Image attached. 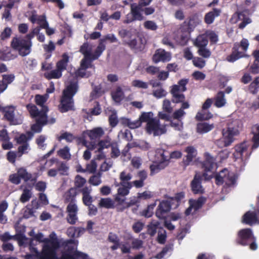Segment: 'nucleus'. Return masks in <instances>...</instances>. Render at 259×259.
Masks as SVG:
<instances>
[{
    "label": "nucleus",
    "instance_id": "obj_21",
    "mask_svg": "<svg viewBox=\"0 0 259 259\" xmlns=\"http://www.w3.org/2000/svg\"><path fill=\"white\" fill-rule=\"evenodd\" d=\"M107 40H108L110 43H113L117 42L118 39L114 34H108L101 38L99 42L98 50H100L101 54L106 49L105 42Z\"/></svg>",
    "mask_w": 259,
    "mask_h": 259
},
{
    "label": "nucleus",
    "instance_id": "obj_27",
    "mask_svg": "<svg viewBox=\"0 0 259 259\" xmlns=\"http://www.w3.org/2000/svg\"><path fill=\"white\" fill-rule=\"evenodd\" d=\"M69 61V57L68 54L66 53H63L61 59L56 63V69L62 73L63 71L66 70Z\"/></svg>",
    "mask_w": 259,
    "mask_h": 259
},
{
    "label": "nucleus",
    "instance_id": "obj_31",
    "mask_svg": "<svg viewBox=\"0 0 259 259\" xmlns=\"http://www.w3.org/2000/svg\"><path fill=\"white\" fill-rule=\"evenodd\" d=\"M247 147L245 143H241L235 147V155L242 159L247 156Z\"/></svg>",
    "mask_w": 259,
    "mask_h": 259
},
{
    "label": "nucleus",
    "instance_id": "obj_9",
    "mask_svg": "<svg viewBox=\"0 0 259 259\" xmlns=\"http://www.w3.org/2000/svg\"><path fill=\"white\" fill-rule=\"evenodd\" d=\"M78 208L76 203H68L66 208V221L70 225H74L78 221Z\"/></svg>",
    "mask_w": 259,
    "mask_h": 259
},
{
    "label": "nucleus",
    "instance_id": "obj_24",
    "mask_svg": "<svg viewBox=\"0 0 259 259\" xmlns=\"http://www.w3.org/2000/svg\"><path fill=\"white\" fill-rule=\"evenodd\" d=\"M242 127V124L239 119H235L230 122L228 125L227 131L234 136H237L239 133V130Z\"/></svg>",
    "mask_w": 259,
    "mask_h": 259
},
{
    "label": "nucleus",
    "instance_id": "obj_4",
    "mask_svg": "<svg viewBox=\"0 0 259 259\" xmlns=\"http://www.w3.org/2000/svg\"><path fill=\"white\" fill-rule=\"evenodd\" d=\"M204 156V160L201 162V168L203 170V176L206 179H210L212 178L213 170L217 164L215 159L208 152H205Z\"/></svg>",
    "mask_w": 259,
    "mask_h": 259
},
{
    "label": "nucleus",
    "instance_id": "obj_28",
    "mask_svg": "<svg viewBox=\"0 0 259 259\" xmlns=\"http://www.w3.org/2000/svg\"><path fill=\"white\" fill-rule=\"evenodd\" d=\"M77 191L75 188H71L66 191L64 195V202L65 203H76V197Z\"/></svg>",
    "mask_w": 259,
    "mask_h": 259
},
{
    "label": "nucleus",
    "instance_id": "obj_30",
    "mask_svg": "<svg viewBox=\"0 0 259 259\" xmlns=\"http://www.w3.org/2000/svg\"><path fill=\"white\" fill-rule=\"evenodd\" d=\"M142 10V7L138 5H137L136 4L131 5V12L136 20L142 21L144 19V17L141 13Z\"/></svg>",
    "mask_w": 259,
    "mask_h": 259
},
{
    "label": "nucleus",
    "instance_id": "obj_42",
    "mask_svg": "<svg viewBox=\"0 0 259 259\" xmlns=\"http://www.w3.org/2000/svg\"><path fill=\"white\" fill-rule=\"evenodd\" d=\"M168 165L163 163V162H159L156 164H152L150 165L149 168L150 170V175L152 176L158 173L161 170L165 168Z\"/></svg>",
    "mask_w": 259,
    "mask_h": 259
},
{
    "label": "nucleus",
    "instance_id": "obj_14",
    "mask_svg": "<svg viewBox=\"0 0 259 259\" xmlns=\"http://www.w3.org/2000/svg\"><path fill=\"white\" fill-rule=\"evenodd\" d=\"M171 54L166 52L164 49H157L152 57V61L155 63L159 62H166L171 60Z\"/></svg>",
    "mask_w": 259,
    "mask_h": 259
},
{
    "label": "nucleus",
    "instance_id": "obj_59",
    "mask_svg": "<svg viewBox=\"0 0 259 259\" xmlns=\"http://www.w3.org/2000/svg\"><path fill=\"white\" fill-rule=\"evenodd\" d=\"M153 113L152 112H143L141 114L139 117V120L142 122H146L147 123L149 122L153 118Z\"/></svg>",
    "mask_w": 259,
    "mask_h": 259
},
{
    "label": "nucleus",
    "instance_id": "obj_45",
    "mask_svg": "<svg viewBox=\"0 0 259 259\" xmlns=\"http://www.w3.org/2000/svg\"><path fill=\"white\" fill-rule=\"evenodd\" d=\"M226 100L225 99L224 92L222 91L219 92L216 97L215 98V106L218 108H220L224 106Z\"/></svg>",
    "mask_w": 259,
    "mask_h": 259
},
{
    "label": "nucleus",
    "instance_id": "obj_33",
    "mask_svg": "<svg viewBox=\"0 0 259 259\" xmlns=\"http://www.w3.org/2000/svg\"><path fill=\"white\" fill-rule=\"evenodd\" d=\"M206 201V198L205 197L201 196L197 200L190 199L189 202V204H191V207H192L195 211H196L202 207Z\"/></svg>",
    "mask_w": 259,
    "mask_h": 259
},
{
    "label": "nucleus",
    "instance_id": "obj_12",
    "mask_svg": "<svg viewBox=\"0 0 259 259\" xmlns=\"http://www.w3.org/2000/svg\"><path fill=\"white\" fill-rule=\"evenodd\" d=\"M26 107L30 116L35 119L36 118H39L42 115L46 116V112L49 111L48 106H42V108L39 111L35 105L31 103L26 105Z\"/></svg>",
    "mask_w": 259,
    "mask_h": 259
},
{
    "label": "nucleus",
    "instance_id": "obj_50",
    "mask_svg": "<svg viewBox=\"0 0 259 259\" xmlns=\"http://www.w3.org/2000/svg\"><path fill=\"white\" fill-rule=\"evenodd\" d=\"M222 134L223 136L222 139L226 142V145L230 146L234 141V137L235 136L231 133L228 132V131H225V130H223Z\"/></svg>",
    "mask_w": 259,
    "mask_h": 259
},
{
    "label": "nucleus",
    "instance_id": "obj_18",
    "mask_svg": "<svg viewBox=\"0 0 259 259\" xmlns=\"http://www.w3.org/2000/svg\"><path fill=\"white\" fill-rule=\"evenodd\" d=\"M183 92L180 91L179 88L177 85H172L170 90L171 94V102L174 103H180L186 100L185 96Z\"/></svg>",
    "mask_w": 259,
    "mask_h": 259
},
{
    "label": "nucleus",
    "instance_id": "obj_41",
    "mask_svg": "<svg viewBox=\"0 0 259 259\" xmlns=\"http://www.w3.org/2000/svg\"><path fill=\"white\" fill-rule=\"evenodd\" d=\"M62 76V73L60 72L58 69L51 70L50 71H46L43 76L48 80L52 79H59Z\"/></svg>",
    "mask_w": 259,
    "mask_h": 259
},
{
    "label": "nucleus",
    "instance_id": "obj_2",
    "mask_svg": "<svg viewBox=\"0 0 259 259\" xmlns=\"http://www.w3.org/2000/svg\"><path fill=\"white\" fill-rule=\"evenodd\" d=\"M234 243L237 245L248 246L249 248L253 251L256 250L258 248L256 237L250 228H244L239 230Z\"/></svg>",
    "mask_w": 259,
    "mask_h": 259
},
{
    "label": "nucleus",
    "instance_id": "obj_7",
    "mask_svg": "<svg viewBox=\"0 0 259 259\" xmlns=\"http://www.w3.org/2000/svg\"><path fill=\"white\" fill-rule=\"evenodd\" d=\"M239 21H241V22L239 24L238 28L241 30L252 22L251 19L243 11L236 12L232 15L230 20L232 24H236Z\"/></svg>",
    "mask_w": 259,
    "mask_h": 259
},
{
    "label": "nucleus",
    "instance_id": "obj_54",
    "mask_svg": "<svg viewBox=\"0 0 259 259\" xmlns=\"http://www.w3.org/2000/svg\"><path fill=\"white\" fill-rule=\"evenodd\" d=\"M166 239V231L161 227H160L158 232L157 240L160 244L165 243Z\"/></svg>",
    "mask_w": 259,
    "mask_h": 259
},
{
    "label": "nucleus",
    "instance_id": "obj_58",
    "mask_svg": "<svg viewBox=\"0 0 259 259\" xmlns=\"http://www.w3.org/2000/svg\"><path fill=\"white\" fill-rule=\"evenodd\" d=\"M118 34L119 36L122 39H123L125 37L130 38L132 35V29H127L126 28H122L118 29Z\"/></svg>",
    "mask_w": 259,
    "mask_h": 259
},
{
    "label": "nucleus",
    "instance_id": "obj_60",
    "mask_svg": "<svg viewBox=\"0 0 259 259\" xmlns=\"http://www.w3.org/2000/svg\"><path fill=\"white\" fill-rule=\"evenodd\" d=\"M31 197V193L30 191L26 188L23 190V193L20 198V200L22 203H25L29 200Z\"/></svg>",
    "mask_w": 259,
    "mask_h": 259
},
{
    "label": "nucleus",
    "instance_id": "obj_22",
    "mask_svg": "<svg viewBox=\"0 0 259 259\" xmlns=\"http://www.w3.org/2000/svg\"><path fill=\"white\" fill-rule=\"evenodd\" d=\"M46 116H41L39 118L35 119V123L31 126V130L35 133H39L41 132L42 127L47 124Z\"/></svg>",
    "mask_w": 259,
    "mask_h": 259
},
{
    "label": "nucleus",
    "instance_id": "obj_17",
    "mask_svg": "<svg viewBox=\"0 0 259 259\" xmlns=\"http://www.w3.org/2000/svg\"><path fill=\"white\" fill-rule=\"evenodd\" d=\"M243 222L247 225H252L259 222V210L247 211L243 216Z\"/></svg>",
    "mask_w": 259,
    "mask_h": 259
},
{
    "label": "nucleus",
    "instance_id": "obj_47",
    "mask_svg": "<svg viewBox=\"0 0 259 259\" xmlns=\"http://www.w3.org/2000/svg\"><path fill=\"white\" fill-rule=\"evenodd\" d=\"M228 174V171L226 169L222 170L220 173L217 174L215 177V184L218 185H221L226 180V174Z\"/></svg>",
    "mask_w": 259,
    "mask_h": 259
},
{
    "label": "nucleus",
    "instance_id": "obj_6",
    "mask_svg": "<svg viewBox=\"0 0 259 259\" xmlns=\"http://www.w3.org/2000/svg\"><path fill=\"white\" fill-rule=\"evenodd\" d=\"M145 130L148 134H153L154 136L161 135L166 132L165 127L161 126L158 118H155L148 122L146 125Z\"/></svg>",
    "mask_w": 259,
    "mask_h": 259
},
{
    "label": "nucleus",
    "instance_id": "obj_61",
    "mask_svg": "<svg viewBox=\"0 0 259 259\" xmlns=\"http://www.w3.org/2000/svg\"><path fill=\"white\" fill-rule=\"evenodd\" d=\"M172 247L173 246L172 244L166 245L163 248L161 252L156 254L155 257L157 259H162L167 253V252L172 250Z\"/></svg>",
    "mask_w": 259,
    "mask_h": 259
},
{
    "label": "nucleus",
    "instance_id": "obj_57",
    "mask_svg": "<svg viewBox=\"0 0 259 259\" xmlns=\"http://www.w3.org/2000/svg\"><path fill=\"white\" fill-rule=\"evenodd\" d=\"M113 144L111 143L110 139L100 141L98 143V151L99 152L102 151L105 148H108L111 146Z\"/></svg>",
    "mask_w": 259,
    "mask_h": 259
},
{
    "label": "nucleus",
    "instance_id": "obj_63",
    "mask_svg": "<svg viewBox=\"0 0 259 259\" xmlns=\"http://www.w3.org/2000/svg\"><path fill=\"white\" fill-rule=\"evenodd\" d=\"M144 27L145 29L152 31H155L158 28V26L155 22L151 20L146 21L144 23Z\"/></svg>",
    "mask_w": 259,
    "mask_h": 259
},
{
    "label": "nucleus",
    "instance_id": "obj_16",
    "mask_svg": "<svg viewBox=\"0 0 259 259\" xmlns=\"http://www.w3.org/2000/svg\"><path fill=\"white\" fill-rule=\"evenodd\" d=\"M248 57V56L245 53L238 50V46L237 45H234L231 53L227 56L226 60L229 62L234 63L240 58Z\"/></svg>",
    "mask_w": 259,
    "mask_h": 259
},
{
    "label": "nucleus",
    "instance_id": "obj_20",
    "mask_svg": "<svg viewBox=\"0 0 259 259\" xmlns=\"http://www.w3.org/2000/svg\"><path fill=\"white\" fill-rule=\"evenodd\" d=\"M73 241L72 240L67 241L65 245L66 248L63 252L67 253L70 255H72L74 259H78L82 252L76 250V247L73 244Z\"/></svg>",
    "mask_w": 259,
    "mask_h": 259
},
{
    "label": "nucleus",
    "instance_id": "obj_46",
    "mask_svg": "<svg viewBox=\"0 0 259 259\" xmlns=\"http://www.w3.org/2000/svg\"><path fill=\"white\" fill-rule=\"evenodd\" d=\"M159 225L160 223L158 221L150 223L147 226V233L151 237L154 236L157 232V230L159 229Z\"/></svg>",
    "mask_w": 259,
    "mask_h": 259
},
{
    "label": "nucleus",
    "instance_id": "obj_13",
    "mask_svg": "<svg viewBox=\"0 0 259 259\" xmlns=\"http://www.w3.org/2000/svg\"><path fill=\"white\" fill-rule=\"evenodd\" d=\"M92 48L88 42H84L79 49V52L85 56H92L93 59H98L101 55L100 50H98V46L94 53H92Z\"/></svg>",
    "mask_w": 259,
    "mask_h": 259
},
{
    "label": "nucleus",
    "instance_id": "obj_23",
    "mask_svg": "<svg viewBox=\"0 0 259 259\" xmlns=\"http://www.w3.org/2000/svg\"><path fill=\"white\" fill-rule=\"evenodd\" d=\"M187 155L183 159V163L185 166H188L197 155V150L193 146H188L185 149Z\"/></svg>",
    "mask_w": 259,
    "mask_h": 259
},
{
    "label": "nucleus",
    "instance_id": "obj_29",
    "mask_svg": "<svg viewBox=\"0 0 259 259\" xmlns=\"http://www.w3.org/2000/svg\"><path fill=\"white\" fill-rule=\"evenodd\" d=\"M214 127L213 123L209 124L207 122H199L197 124L196 132L201 134L208 133Z\"/></svg>",
    "mask_w": 259,
    "mask_h": 259
},
{
    "label": "nucleus",
    "instance_id": "obj_8",
    "mask_svg": "<svg viewBox=\"0 0 259 259\" xmlns=\"http://www.w3.org/2000/svg\"><path fill=\"white\" fill-rule=\"evenodd\" d=\"M201 23V20L197 14H194L185 20L181 26L182 30H186L188 32H192L194 28Z\"/></svg>",
    "mask_w": 259,
    "mask_h": 259
},
{
    "label": "nucleus",
    "instance_id": "obj_15",
    "mask_svg": "<svg viewBox=\"0 0 259 259\" xmlns=\"http://www.w3.org/2000/svg\"><path fill=\"white\" fill-rule=\"evenodd\" d=\"M202 177L200 175H195L191 181L190 186L191 190L194 194H202L204 190L201 185Z\"/></svg>",
    "mask_w": 259,
    "mask_h": 259
},
{
    "label": "nucleus",
    "instance_id": "obj_44",
    "mask_svg": "<svg viewBox=\"0 0 259 259\" xmlns=\"http://www.w3.org/2000/svg\"><path fill=\"white\" fill-rule=\"evenodd\" d=\"M259 89V76L254 78L253 81H252L249 85L248 90L250 93L255 95L258 92Z\"/></svg>",
    "mask_w": 259,
    "mask_h": 259
},
{
    "label": "nucleus",
    "instance_id": "obj_32",
    "mask_svg": "<svg viewBox=\"0 0 259 259\" xmlns=\"http://www.w3.org/2000/svg\"><path fill=\"white\" fill-rule=\"evenodd\" d=\"M18 174L20 175L21 179H23L25 182L30 181L35 183L36 181V178H33L32 174L27 172L24 168H19L18 170Z\"/></svg>",
    "mask_w": 259,
    "mask_h": 259
},
{
    "label": "nucleus",
    "instance_id": "obj_51",
    "mask_svg": "<svg viewBox=\"0 0 259 259\" xmlns=\"http://www.w3.org/2000/svg\"><path fill=\"white\" fill-rule=\"evenodd\" d=\"M121 187L118 189V194L119 195L124 196L128 194L130 189L132 187V183H126V185H120Z\"/></svg>",
    "mask_w": 259,
    "mask_h": 259
},
{
    "label": "nucleus",
    "instance_id": "obj_38",
    "mask_svg": "<svg viewBox=\"0 0 259 259\" xmlns=\"http://www.w3.org/2000/svg\"><path fill=\"white\" fill-rule=\"evenodd\" d=\"M104 132L101 127H96L88 132V135L91 140L100 139L104 135Z\"/></svg>",
    "mask_w": 259,
    "mask_h": 259
},
{
    "label": "nucleus",
    "instance_id": "obj_55",
    "mask_svg": "<svg viewBox=\"0 0 259 259\" xmlns=\"http://www.w3.org/2000/svg\"><path fill=\"white\" fill-rule=\"evenodd\" d=\"M24 64L26 68L32 70L37 65V62L35 59L28 58L24 60Z\"/></svg>",
    "mask_w": 259,
    "mask_h": 259
},
{
    "label": "nucleus",
    "instance_id": "obj_26",
    "mask_svg": "<svg viewBox=\"0 0 259 259\" xmlns=\"http://www.w3.org/2000/svg\"><path fill=\"white\" fill-rule=\"evenodd\" d=\"M52 241H53V239L51 240H48L46 242V243H45L44 245L41 252H39L36 247L31 246V245H30V247H29V250H30V252H34L35 253V254L40 256V259H47L48 256L45 253L46 252L45 250H46V249L47 247H48L50 249L51 248Z\"/></svg>",
    "mask_w": 259,
    "mask_h": 259
},
{
    "label": "nucleus",
    "instance_id": "obj_40",
    "mask_svg": "<svg viewBox=\"0 0 259 259\" xmlns=\"http://www.w3.org/2000/svg\"><path fill=\"white\" fill-rule=\"evenodd\" d=\"M184 197L185 193L183 192H181L176 193L174 197H170L168 198L172 203V205H173V207L176 208L180 205L181 200Z\"/></svg>",
    "mask_w": 259,
    "mask_h": 259
},
{
    "label": "nucleus",
    "instance_id": "obj_25",
    "mask_svg": "<svg viewBox=\"0 0 259 259\" xmlns=\"http://www.w3.org/2000/svg\"><path fill=\"white\" fill-rule=\"evenodd\" d=\"M169 152L163 149H158L156 151L155 157L160 162H163V163H169Z\"/></svg>",
    "mask_w": 259,
    "mask_h": 259
},
{
    "label": "nucleus",
    "instance_id": "obj_49",
    "mask_svg": "<svg viewBox=\"0 0 259 259\" xmlns=\"http://www.w3.org/2000/svg\"><path fill=\"white\" fill-rule=\"evenodd\" d=\"M155 206V203L148 205L146 209H144L142 212H140V215L146 218L151 217L153 214V209Z\"/></svg>",
    "mask_w": 259,
    "mask_h": 259
},
{
    "label": "nucleus",
    "instance_id": "obj_35",
    "mask_svg": "<svg viewBox=\"0 0 259 259\" xmlns=\"http://www.w3.org/2000/svg\"><path fill=\"white\" fill-rule=\"evenodd\" d=\"M251 133L253 135L252 149H256L259 146V125L255 124L252 126Z\"/></svg>",
    "mask_w": 259,
    "mask_h": 259
},
{
    "label": "nucleus",
    "instance_id": "obj_43",
    "mask_svg": "<svg viewBox=\"0 0 259 259\" xmlns=\"http://www.w3.org/2000/svg\"><path fill=\"white\" fill-rule=\"evenodd\" d=\"M95 60L93 59L91 56L83 57V58L81 60L80 67L85 70L92 68L94 66L92 64V62Z\"/></svg>",
    "mask_w": 259,
    "mask_h": 259
},
{
    "label": "nucleus",
    "instance_id": "obj_52",
    "mask_svg": "<svg viewBox=\"0 0 259 259\" xmlns=\"http://www.w3.org/2000/svg\"><path fill=\"white\" fill-rule=\"evenodd\" d=\"M58 155L63 159H70L71 154L69 152V148L68 146H65L63 148L60 149L58 151Z\"/></svg>",
    "mask_w": 259,
    "mask_h": 259
},
{
    "label": "nucleus",
    "instance_id": "obj_11",
    "mask_svg": "<svg viewBox=\"0 0 259 259\" xmlns=\"http://www.w3.org/2000/svg\"><path fill=\"white\" fill-rule=\"evenodd\" d=\"M172 207L173 205L169 198L167 200L161 201L156 209V216L160 219H164L165 215L170 210Z\"/></svg>",
    "mask_w": 259,
    "mask_h": 259
},
{
    "label": "nucleus",
    "instance_id": "obj_10",
    "mask_svg": "<svg viewBox=\"0 0 259 259\" xmlns=\"http://www.w3.org/2000/svg\"><path fill=\"white\" fill-rule=\"evenodd\" d=\"M2 112L4 113V119L9 122L11 125H17L21 123L15 118V111L16 107L14 106H2Z\"/></svg>",
    "mask_w": 259,
    "mask_h": 259
},
{
    "label": "nucleus",
    "instance_id": "obj_39",
    "mask_svg": "<svg viewBox=\"0 0 259 259\" xmlns=\"http://www.w3.org/2000/svg\"><path fill=\"white\" fill-rule=\"evenodd\" d=\"M181 30L182 33L180 37L178 38L177 41L179 45L184 46L187 44L189 40L191 32L186 30H182V29Z\"/></svg>",
    "mask_w": 259,
    "mask_h": 259
},
{
    "label": "nucleus",
    "instance_id": "obj_36",
    "mask_svg": "<svg viewBox=\"0 0 259 259\" xmlns=\"http://www.w3.org/2000/svg\"><path fill=\"white\" fill-rule=\"evenodd\" d=\"M111 95L113 100L118 104L120 103L124 97V93L120 87H117L115 91L111 92Z\"/></svg>",
    "mask_w": 259,
    "mask_h": 259
},
{
    "label": "nucleus",
    "instance_id": "obj_34",
    "mask_svg": "<svg viewBox=\"0 0 259 259\" xmlns=\"http://www.w3.org/2000/svg\"><path fill=\"white\" fill-rule=\"evenodd\" d=\"M208 38L207 36L203 34L199 35L195 39L194 41V45L195 46L198 48V49L200 48L206 47V46L208 44Z\"/></svg>",
    "mask_w": 259,
    "mask_h": 259
},
{
    "label": "nucleus",
    "instance_id": "obj_19",
    "mask_svg": "<svg viewBox=\"0 0 259 259\" xmlns=\"http://www.w3.org/2000/svg\"><path fill=\"white\" fill-rule=\"evenodd\" d=\"M222 11L219 8H213L212 10L206 13L204 17V21L207 25L212 24L216 18L220 16Z\"/></svg>",
    "mask_w": 259,
    "mask_h": 259
},
{
    "label": "nucleus",
    "instance_id": "obj_48",
    "mask_svg": "<svg viewBox=\"0 0 259 259\" xmlns=\"http://www.w3.org/2000/svg\"><path fill=\"white\" fill-rule=\"evenodd\" d=\"M139 202H140V200L138 198V196H137V197L134 196L133 197H132L130 198V200L128 202H126L123 203V205L121 207L119 208L118 207L117 209H118L119 211H122L125 209L133 205H137Z\"/></svg>",
    "mask_w": 259,
    "mask_h": 259
},
{
    "label": "nucleus",
    "instance_id": "obj_3",
    "mask_svg": "<svg viewBox=\"0 0 259 259\" xmlns=\"http://www.w3.org/2000/svg\"><path fill=\"white\" fill-rule=\"evenodd\" d=\"M32 43L31 40L24 37H14L11 41L12 47L18 51L19 55L25 57L29 55L31 51Z\"/></svg>",
    "mask_w": 259,
    "mask_h": 259
},
{
    "label": "nucleus",
    "instance_id": "obj_62",
    "mask_svg": "<svg viewBox=\"0 0 259 259\" xmlns=\"http://www.w3.org/2000/svg\"><path fill=\"white\" fill-rule=\"evenodd\" d=\"M74 139V137L73 134L68 133L64 132L58 138V140L61 141L62 140H65L67 142H71Z\"/></svg>",
    "mask_w": 259,
    "mask_h": 259
},
{
    "label": "nucleus",
    "instance_id": "obj_5",
    "mask_svg": "<svg viewBox=\"0 0 259 259\" xmlns=\"http://www.w3.org/2000/svg\"><path fill=\"white\" fill-rule=\"evenodd\" d=\"M60 247V243L56 238L53 239L51 242V248L48 247L46 249L45 252L48 257L47 259H74L72 255L62 252L61 255L58 257L57 255V250Z\"/></svg>",
    "mask_w": 259,
    "mask_h": 259
},
{
    "label": "nucleus",
    "instance_id": "obj_53",
    "mask_svg": "<svg viewBox=\"0 0 259 259\" xmlns=\"http://www.w3.org/2000/svg\"><path fill=\"white\" fill-rule=\"evenodd\" d=\"M99 206L106 208H111L114 207V203L113 201L109 198H102L99 202Z\"/></svg>",
    "mask_w": 259,
    "mask_h": 259
},
{
    "label": "nucleus",
    "instance_id": "obj_37",
    "mask_svg": "<svg viewBox=\"0 0 259 259\" xmlns=\"http://www.w3.org/2000/svg\"><path fill=\"white\" fill-rule=\"evenodd\" d=\"M17 56L13 54L9 49H0V60L8 61L14 60Z\"/></svg>",
    "mask_w": 259,
    "mask_h": 259
},
{
    "label": "nucleus",
    "instance_id": "obj_64",
    "mask_svg": "<svg viewBox=\"0 0 259 259\" xmlns=\"http://www.w3.org/2000/svg\"><path fill=\"white\" fill-rule=\"evenodd\" d=\"M132 86L143 89H146L148 87V83L140 80H134L132 82Z\"/></svg>",
    "mask_w": 259,
    "mask_h": 259
},
{
    "label": "nucleus",
    "instance_id": "obj_56",
    "mask_svg": "<svg viewBox=\"0 0 259 259\" xmlns=\"http://www.w3.org/2000/svg\"><path fill=\"white\" fill-rule=\"evenodd\" d=\"M132 176L131 174H126L125 171H122L120 174L119 176V179L120 180V185H126V183H132L129 182V181L132 179Z\"/></svg>",
    "mask_w": 259,
    "mask_h": 259
},
{
    "label": "nucleus",
    "instance_id": "obj_1",
    "mask_svg": "<svg viewBox=\"0 0 259 259\" xmlns=\"http://www.w3.org/2000/svg\"><path fill=\"white\" fill-rule=\"evenodd\" d=\"M78 90L77 82H71L63 91L60 99L59 110L61 113L66 112L70 110H74L73 96Z\"/></svg>",
    "mask_w": 259,
    "mask_h": 259
}]
</instances>
